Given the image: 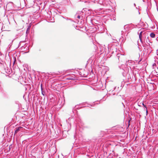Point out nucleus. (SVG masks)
<instances>
[{
	"mask_svg": "<svg viewBox=\"0 0 158 158\" xmlns=\"http://www.w3.org/2000/svg\"><path fill=\"white\" fill-rule=\"evenodd\" d=\"M142 32L141 31L139 34V38L140 39V41H142Z\"/></svg>",
	"mask_w": 158,
	"mask_h": 158,
	"instance_id": "2",
	"label": "nucleus"
},
{
	"mask_svg": "<svg viewBox=\"0 0 158 158\" xmlns=\"http://www.w3.org/2000/svg\"><path fill=\"white\" fill-rule=\"evenodd\" d=\"M150 36L151 37L153 38L155 37V35L154 33H151Z\"/></svg>",
	"mask_w": 158,
	"mask_h": 158,
	"instance_id": "3",
	"label": "nucleus"
},
{
	"mask_svg": "<svg viewBox=\"0 0 158 158\" xmlns=\"http://www.w3.org/2000/svg\"><path fill=\"white\" fill-rule=\"evenodd\" d=\"M146 113H148V111H147V110H146Z\"/></svg>",
	"mask_w": 158,
	"mask_h": 158,
	"instance_id": "7",
	"label": "nucleus"
},
{
	"mask_svg": "<svg viewBox=\"0 0 158 158\" xmlns=\"http://www.w3.org/2000/svg\"><path fill=\"white\" fill-rule=\"evenodd\" d=\"M142 104L144 106V107H146V106L144 105V104L143 103H142Z\"/></svg>",
	"mask_w": 158,
	"mask_h": 158,
	"instance_id": "6",
	"label": "nucleus"
},
{
	"mask_svg": "<svg viewBox=\"0 0 158 158\" xmlns=\"http://www.w3.org/2000/svg\"><path fill=\"white\" fill-rule=\"evenodd\" d=\"M117 55L118 56V57H119V56L120 55V54H118Z\"/></svg>",
	"mask_w": 158,
	"mask_h": 158,
	"instance_id": "5",
	"label": "nucleus"
},
{
	"mask_svg": "<svg viewBox=\"0 0 158 158\" xmlns=\"http://www.w3.org/2000/svg\"><path fill=\"white\" fill-rule=\"evenodd\" d=\"M77 18H78V19H80V16H79V15H78V16H77Z\"/></svg>",
	"mask_w": 158,
	"mask_h": 158,
	"instance_id": "4",
	"label": "nucleus"
},
{
	"mask_svg": "<svg viewBox=\"0 0 158 158\" xmlns=\"http://www.w3.org/2000/svg\"><path fill=\"white\" fill-rule=\"evenodd\" d=\"M22 128V127H19L18 128H17L16 130L15 131V134L16 133H17L20 130V129Z\"/></svg>",
	"mask_w": 158,
	"mask_h": 158,
	"instance_id": "1",
	"label": "nucleus"
}]
</instances>
